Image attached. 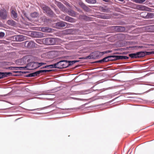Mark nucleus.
<instances>
[{
	"mask_svg": "<svg viewBox=\"0 0 154 154\" xmlns=\"http://www.w3.org/2000/svg\"><path fill=\"white\" fill-rule=\"evenodd\" d=\"M44 44L47 45H54L56 44L57 38H44Z\"/></svg>",
	"mask_w": 154,
	"mask_h": 154,
	"instance_id": "obj_1",
	"label": "nucleus"
},
{
	"mask_svg": "<svg viewBox=\"0 0 154 154\" xmlns=\"http://www.w3.org/2000/svg\"><path fill=\"white\" fill-rule=\"evenodd\" d=\"M25 46L28 48H32L36 47L37 45L33 41H27L24 42Z\"/></svg>",
	"mask_w": 154,
	"mask_h": 154,
	"instance_id": "obj_2",
	"label": "nucleus"
},
{
	"mask_svg": "<svg viewBox=\"0 0 154 154\" xmlns=\"http://www.w3.org/2000/svg\"><path fill=\"white\" fill-rule=\"evenodd\" d=\"M26 37L22 35H17L14 36L13 38L17 42H21L26 40Z\"/></svg>",
	"mask_w": 154,
	"mask_h": 154,
	"instance_id": "obj_3",
	"label": "nucleus"
},
{
	"mask_svg": "<svg viewBox=\"0 0 154 154\" xmlns=\"http://www.w3.org/2000/svg\"><path fill=\"white\" fill-rule=\"evenodd\" d=\"M8 12L5 9H2L0 11V17L2 19H6L7 17Z\"/></svg>",
	"mask_w": 154,
	"mask_h": 154,
	"instance_id": "obj_4",
	"label": "nucleus"
},
{
	"mask_svg": "<svg viewBox=\"0 0 154 154\" xmlns=\"http://www.w3.org/2000/svg\"><path fill=\"white\" fill-rule=\"evenodd\" d=\"M31 36L35 38H41L44 36V34L38 32H33L31 33Z\"/></svg>",
	"mask_w": 154,
	"mask_h": 154,
	"instance_id": "obj_5",
	"label": "nucleus"
},
{
	"mask_svg": "<svg viewBox=\"0 0 154 154\" xmlns=\"http://www.w3.org/2000/svg\"><path fill=\"white\" fill-rule=\"evenodd\" d=\"M112 57H115V56L111 55L108 56L104 57L101 60L97 61L96 62L99 63H103V62H107L112 60V59H111V58Z\"/></svg>",
	"mask_w": 154,
	"mask_h": 154,
	"instance_id": "obj_6",
	"label": "nucleus"
},
{
	"mask_svg": "<svg viewBox=\"0 0 154 154\" xmlns=\"http://www.w3.org/2000/svg\"><path fill=\"white\" fill-rule=\"evenodd\" d=\"M137 8L140 10L150 11V8L145 6L141 5H137Z\"/></svg>",
	"mask_w": 154,
	"mask_h": 154,
	"instance_id": "obj_7",
	"label": "nucleus"
},
{
	"mask_svg": "<svg viewBox=\"0 0 154 154\" xmlns=\"http://www.w3.org/2000/svg\"><path fill=\"white\" fill-rule=\"evenodd\" d=\"M66 24V23L64 22L60 21L56 23V28L57 29H60L65 27Z\"/></svg>",
	"mask_w": 154,
	"mask_h": 154,
	"instance_id": "obj_8",
	"label": "nucleus"
},
{
	"mask_svg": "<svg viewBox=\"0 0 154 154\" xmlns=\"http://www.w3.org/2000/svg\"><path fill=\"white\" fill-rule=\"evenodd\" d=\"M65 60H60L57 63L54 64V68H62V63L65 62Z\"/></svg>",
	"mask_w": 154,
	"mask_h": 154,
	"instance_id": "obj_9",
	"label": "nucleus"
},
{
	"mask_svg": "<svg viewBox=\"0 0 154 154\" xmlns=\"http://www.w3.org/2000/svg\"><path fill=\"white\" fill-rule=\"evenodd\" d=\"M115 29L118 32H123L125 30V28L121 26H115Z\"/></svg>",
	"mask_w": 154,
	"mask_h": 154,
	"instance_id": "obj_10",
	"label": "nucleus"
},
{
	"mask_svg": "<svg viewBox=\"0 0 154 154\" xmlns=\"http://www.w3.org/2000/svg\"><path fill=\"white\" fill-rule=\"evenodd\" d=\"M11 73L10 72H0V79L4 77H7L8 76L11 75Z\"/></svg>",
	"mask_w": 154,
	"mask_h": 154,
	"instance_id": "obj_11",
	"label": "nucleus"
},
{
	"mask_svg": "<svg viewBox=\"0 0 154 154\" xmlns=\"http://www.w3.org/2000/svg\"><path fill=\"white\" fill-rule=\"evenodd\" d=\"M41 31L44 32H52V29L49 27H45L42 28Z\"/></svg>",
	"mask_w": 154,
	"mask_h": 154,
	"instance_id": "obj_12",
	"label": "nucleus"
},
{
	"mask_svg": "<svg viewBox=\"0 0 154 154\" xmlns=\"http://www.w3.org/2000/svg\"><path fill=\"white\" fill-rule=\"evenodd\" d=\"M56 4L62 11H65V8L61 2H56Z\"/></svg>",
	"mask_w": 154,
	"mask_h": 154,
	"instance_id": "obj_13",
	"label": "nucleus"
},
{
	"mask_svg": "<svg viewBox=\"0 0 154 154\" xmlns=\"http://www.w3.org/2000/svg\"><path fill=\"white\" fill-rule=\"evenodd\" d=\"M30 65L32 66V68H29V69H33L38 68V62H34L31 63Z\"/></svg>",
	"mask_w": 154,
	"mask_h": 154,
	"instance_id": "obj_14",
	"label": "nucleus"
},
{
	"mask_svg": "<svg viewBox=\"0 0 154 154\" xmlns=\"http://www.w3.org/2000/svg\"><path fill=\"white\" fill-rule=\"evenodd\" d=\"M116 57V59L118 60H126L129 59V57L126 56H115V57Z\"/></svg>",
	"mask_w": 154,
	"mask_h": 154,
	"instance_id": "obj_15",
	"label": "nucleus"
},
{
	"mask_svg": "<svg viewBox=\"0 0 154 154\" xmlns=\"http://www.w3.org/2000/svg\"><path fill=\"white\" fill-rule=\"evenodd\" d=\"M39 74H40L39 73V71H37L35 72L31 73L28 74L27 76L28 77H34L36 76H37V75H38Z\"/></svg>",
	"mask_w": 154,
	"mask_h": 154,
	"instance_id": "obj_16",
	"label": "nucleus"
},
{
	"mask_svg": "<svg viewBox=\"0 0 154 154\" xmlns=\"http://www.w3.org/2000/svg\"><path fill=\"white\" fill-rule=\"evenodd\" d=\"M11 16L14 19H16L17 17V14L14 10H12L11 11Z\"/></svg>",
	"mask_w": 154,
	"mask_h": 154,
	"instance_id": "obj_17",
	"label": "nucleus"
},
{
	"mask_svg": "<svg viewBox=\"0 0 154 154\" xmlns=\"http://www.w3.org/2000/svg\"><path fill=\"white\" fill-rule=\"evenodd\" d=\"M48 15L51 17H54L55 16V14L53 12L50 8L49 10L46 13Z\"/></svg>",
	"mask_w": 154,
	"mask_h": 154,
	"instance_id": "obj_18",
	"label": "nucleus"
},
{
	"mask_svg": "<svg viewBox=\"0 0 154 154\" xmlns=\"http://www.w3.org/2000/svg\"><path fill=\"white\" fill-rule=\"evenodd\" d=\"M7 23L10 26H14L16 25L15 22L12 20H9L7 21Z\"/></svg>",
	"mask_w": 154,
	"mask_h": 154,
	"instance_id": "obj_19",
	"label": "nucleus"
},
{
	"mask_svg": "<svg viewBox=\"0 0 154 154\" xmlns=\"http://www.w3.org/2000/svg\"><path fill=\"white\" fill-rule=\"evenodd\" d=\"M29 59H27V58L26 57H23L21 60H20L21 62H23V63L20 64L21 65H23V64H26V62L28 61Z\"/></svg>",
	"mask_w": 154,
	"mask_h": 154,
	"instance_id": "obj_20",
	"label": "nucleus"
},
{
	"mask_svg": "<svg viewBox=\"0 0 154 154\" xmlns=\"http://www.w3.org/2000/svg\"><path fill=\"white\" fill-rule=\"evenodd\" d=\"M137 53L138 57H143L145 56L144 51H140Z\"/></svg>",
	"mask_w": 154,
	"mask_h": 154,
	"instance_id": "obj_21",
	"label": "nucleus"
},
{
	"mask_svg": "<svg viewBox=\"0 0 154 154\" xmlns=\"http://www.w3.org/2000/svg\"><path fill=\"white\" fill-rule=\"evenodd\" d=\"M79 18L81 19L84 20H88L89 19L88 17L85 15H80Z\"/></svg>",
	"mask_w": 154,
	"mask_h": 154,
	"instance_id": "obj_22",
	"label": "nucleus"
},
{
	"mask_svg": "<svg viewBox=\"0 0 154 154\" xmlns=\"http://www.w3.org/2000/svg\"><path fill=\"white\" fill-rule=\"evenodd\" d=\"M81 6L85 11L88 12L89 11V8L84 4H82Z\"/></svg>",
	"mask_w": 154,
	"mask_h": 154,
	"instance_id": "obj_23",
	"label": "nucleus"
},
{
	"mask_svg": "<svg viewBox=\"0 0 154 154\" xmlns=\"http://www.w3.org/2000/svg\"><path fill=\"white\" fill-rule=\"evenodd\" d=\"M68 14L74 17L75 16V13L72 10H68Z\"/></svg>",
	"mask_w": 154,
	"mask_h": 154,
	"instance_id": "obj_24",
	"label": "nucleus"
},
{
	"mask_svg": "<svg viewBox=\"0 0 154 154\" xmlns=\"http://www.w3.org/2000/svg\"><path fill=\"white\" fill-rule=\"evenodd\" d=\"M148 15V12H143L140 13V16L141 17L147 18V16Z\"/></svg>",
	"mask_w": 154,
	"mask_h": 154,
	"instance_id": "obj_25",
	"label": "nucleus"
},
{
	"mask_svg": "<svg viewBox=\"0 0 154 154\" xmlns=\"http://www.w3.org/2000/svg\"><path fill=\"white\" fill-rule=\"evenodd\" d=\"M137 53H136L130 54H129V56L132 58H136L138 57Z\"/></svg>",
	"mask_w": 154,
	"mask_h": 154,
	"instance_id": "obj_26",
	"label": "nucleus"
},
{
	"mask_svg": "<svg viewBox=\"0 0 154 154\" xmlns=\"http://www.w3.org/2000/svg\"><path fill=\"white\" fill-rule=\"evenodd\" d=\"M50 8L46 5H44L42 6V9L45 12V13H47V12L49 10Z\"/></svg>",
	"mask_w": 154,
	"mask_h": 154,
	"instance_id": "obj_27",
	"label": "nucleus"
},
{
	"mask_svg": "<svg viewBox=\"0 0 154 154\" xmlns=\"http://www.w3.org/2000/svg\"><path fill=\"white\" fill-rule=\"evenodd\" d=\"M78 60H73V61H68V66H71L76 62H78Z\"/></svg>",
	"mask_w": 154,
	"mask_h": 154,
	"instance_id": "obj_28",
	"label": "nucleus"
},
{
	"mask_svg": "<svg viewBox=\"0 0 154 154\" xmlns=\"http://www.w3.org/2000/svg\"><path fill=\"white\" fill-rule=\"evenodd\" d=\"M75 31L72 29H68V34H73L75 33Z\"/></svg>",
	"mask_w": 154,
	"mask_h": 154,
	"instance_id": "obj_29",
	"label": "nucleus"
},
{
	"mask_svg": "<svg viewBox=\"0 0 154 154\" xmlns=\"http://www.w3.org/2000/svg\"><path fill=\"white\" fill-rule=\"evenodd\" d=\"M28 65H27L25 66H19V69L20 70H26L29 69V68H28Z\"/></svg>",
	"mask_w": 154,
	"mask_h": 154,
	"instance_id": "obj_30",
	"label": "nucleus"
},
{
	"mask_svg": "<svg viewBox=\"0 0 154 154\" xmlns=\"http://www.w3.org/2000/svg\"><path fill=\"white\" fill-rule=\"evenodd\" d=\"M52 71L51 70H39V74L43 73H46L49 72H51Z\"/></svg>",
	"mask_w": 154,
	"mask_h": 154,
	"instance_id": "obj_31",
	"label": "nucleus"
},
{
	"mask_svg": "<svg viewBox=\"0 0 154 154\" xmlns=\"http://www.w3.org/2000/svg\"><path fill=\"white\" fill-rule=\"evenodd\" d=\"M38 16V14L36 12H34L31 14V16L33 18L37 17Z\"/></svg>",
	"mask_w": 154,
	"mask_h": 154,
	"instance_id": "obj_32",
	"label": "nucleus"
},
{
	"mask_svg": "<svg viewBox=\"0 0 154 154\" xmlns=\"http://www.w3.org/2000/svg\"><path fill=\"white\" fill-rule=\"evenodd\" d=\"M154 15L153 13H148V15L147 16V18H151L153 17Z\"/></svg>",
	"mask_w": 154,
	"mask_h": 154,
	"instance_id": "obj_33",
	"label": "nucleus"
},
{
	"mask_svg": "<svg viewBox=\"0 0 154 154\" xmlns=\"http://www.w3.org/2000/svg\"><path fill=\"white\" fill-rule=\"evenodd\" d=\"M86 1L88 3L90 4H95L96 2V0H86Z\"/></svg>",
	"mask_w": 154,
	"mask_h": 154,
	"instance_id": "obj_34",
	"label": "nucleus"
},
{
	"mask_svg": "<svg viewBox=\"0 0 154 154\" xmlns=\"http://www.w3.org/2000/svg\"><path fill=\"white\" fill-rule=\"evenodd\" d=\"M101 18L104 19H108L110 18V16L107 14H104L101 16Z\"/></svg>",
	"mask_w": 154,
	"mask_h": 154,
	"instance_id": "obj_35",
	"label": "nucleus"
},
{
	"mask_svg": "<svg viewBox=\"0 0 154 154\" xmlns=\"http://www.w3.org/2000/svg\"><path fill=\"white\" fill-rule=\"evenodd\" d=\"M144 52L145 53V56L150 54H154V51Z\"/></svg>",
	"mask_w": 154,
	"mask_h": 154,
	"instance_id": "obj_36",
	"label": "nucleus"
},
{
	"mask_svg": "<svg viewBox=\"0 0 154 154\" xmlns=\"http://www.w3.org/2000/svg\"><path fill=\"white\" fill-rule=\"evenodd\" d=\"M145 1L146 0H133L134 2L137 3H142Z\"/></svg>",
	"mask_w": 154,
	"mask_h": 154,
	"instance_id": "obj_37",
	"label": "nucleus"
},
{
	"mask_svg": "<svg viewBox=\"0 0 154 154\" xmlns=\"http://www.w3.org/2000/svg\"><path fill=\"white\" fill-rule=\"evenodd\" d=\"M148 28L150 29L149 31L151 32H154V26H149L148 27Z\"/></svg>",
	"mask_w": 154,
	"mask_h": 154,
	"instance_id": "obj_38",
	"label": "nucleus"
},
{
	"mask_svg": "<svg viewBox=\"0 0 154 154\" xmlns=\"http://www.w3.org/2000/svg\"><path fill=\"white\" fill-rule=\"evenodd\" d=\"M65 61H66L65 62L62 63V66L63 67L62 68L66 67L67 66H66V65L67 63V60H65Z\"/></svg>",
	"mask_w": 154,
	"mask_h": 154,
	"instance_id": "obj_39",
	"label": "nucleus"
},
{
	"mask_svg": "<svg viewBox=\"0 0 154 154\" xmlns=\"http://www.w3.org/2000/svg\"><path fill=\"white\" fill-rule=\"evenodd\" d=\"M75 20L73 18L68 17V22H75Z\"/></svg>",
	"mask_w": 154,
	"mask_h": 154,
	"instance_id": "obj_40",
	"label": "nucleus"
},
{
	"mask_svg": "<svg viewBox=\"0 0 154 154\" xmlns=\"http://www.w3.org/2000/svg\"><path fill=\"white\" fill-rule=\"evenodd\" d=\"M48 67H50V68H54V64L50 65H47L44 66V68H45Z\"/></svg>",
	"mask_w": 154,
	"mask_h": 154,
	"instance_id": "obj_41",
	"label": "nucleus"
},
{
	"mask_svg": "<svg viewBox=\"0 0 154 154\" xmlns=\"http://www.w3.org/2000/svg\"><path fill=\"white\" fill-rule=\"evenodd\" d=\"M46 64V63H38V67H40L41 66H42V65Z\"/></svg>",
	"mask_w": 154,
	"mask_h": 154,
	"instance_id": "obj_42",
	"label": "nucleus"
},
{
	"mask_svg": "<svg viewBox=\"0 0 154 154\" xmlns=\"http://www.w3.org/2000/svg\"><path fill=\"white\" fill-rule=\"evenodd\" d=\"M5 34L2 32H0V38H2L5 36Z\"/></svg>",
	"mask_w": 154,
	"mask_h": 154,
	"instance_id": "obj_43",
	"label": "nucleus"
},
{
	"mask_svg": "<svg viewBox=\"0 0 154 154\" xmlns=\"http://www.w3.org/2000/svg\"><path fill=\"white\" fill-rule=\"evenodd\" d=\"M54 10H55V11L56 12V13H57V14H60V12L58 9H57L56 8H54Z\"/></svg>",
	"mask_w": 154,
	"mask_h": 154,
	"instance_id": "obj_44",
	"label": "nucleus"
},
{
	"mask_svg": "<svg viewBox=\"0 0 154 154\" xmlns=\"http://www.w3.org/2000/svg\"><path fill=\"white\" fill-rule=\"evenodd\" d=\"M116 57H112L111 58V59L113 60H111L110 61H113V60H117V59H116Z\"/></svg>",
	"mask_w": 154,
	"mask_h": 154,
	"instance_id": "obj_45",
	"label": "nucleus"
},
{
	"mask_svg": "<svg viewBox=\"0 0 154 154\" xmlns=\"http://www.w3.org/2000/svg\"><path fill=\"white\" fill-rule=\"evenodd\" d=\"M36 42L39 44H41V42H42L40 40H37L36 41Z\"/></svg>",
	"mask_w": 154,
	"mask_h": 154,
	"instance_id": "obj_46",
	"label": "nucleus"
},
{
	"mask_svg": "<svg viewBox=\"0 0 154 154\" xmlns=\"http://www.w3.org/2000/svg\"><path fill=\"white\" fill-rule=\"evenodd\" d=\"M91 58V57L90 56H88L86 57L85 59H90Z\"/></svg>",
	"mask_w": 154,
	"mask_h": 154,
	"instance_id": "obj_47",
	"label": "nucleus"
},
{
	"mask_svg": "<svg viewBox=\"0 0 154 154\" xmlns=\"http://www.w3.org/2000/svg\"><path fill=\"white\" fill-rule=\"evenodd\" d=\"M100 53H101L103 55L104 54H106V53H107V51H103V52H101Z\"/></svg>",
	"mask_w": 154,
	"mask_h": 154,
	"instance_id": "obj_48",
	"label": "nucleus"
},
{
	"mask_svg": "<svg viewBox=\"0 0 154 154\" xmlns=\"http://www.w3.org/2000/svg\"><path fill=\"white\" fill-rule=\"evenodd\" d=\"M8 69V68H7ZM8 69H14V67H8Z\"/></svg>",
	"mask_w": 154,
	"mask_h": 154,
	"instance_id": "obj_49",
	"label": "nucleus"
},
{
	"mask_svg": "<svg viewBox=\"0 0 154 154\" xmlns=\"http://www.w3.org/2000/svg\"><path fill=\"white\" fill-rule=\"evenodd\" d=\"M121 54V53L119 52H116L113 54Z\"/></svg>",
	"mask_w": 154,
	"mask_h": 154,
	"instance_id": "obj_50",
	"label": "nucleus"
},
{
	"mask_svg": "<svg viewBox=\"0 0 154 154\" xmlns=\"http://www.w3.org/2000/svg\"><path fill=\"white\" fill-rule=\"evenodd\" d=\"M73 99H74L75 100H82V99L78 98H72Z\"/></svg>",
	"mask_w": 154,
	"mask_h": 154,
	"instance_id": "obj_51",
	"label": "nucleus"
},
{
	"mask_svg": "<svg viewBox=\"0 0 154 154\" xmlns=\"http://www.w3.org/2000/svg\"><path fill=\"white\" fill-rule=\"evenodd\" d=\"M15 70H18L19 67H14V69Z\"/></svg>",
	"mask_w": 154,
	"mask_h": 154,
	"instance_id": "obj_52",
	"label": "nucleus"
},
{
	"mask_svg": "<svg viewBox=\"0 0 154 154\" xmlns=\"http://www.w3.org/2000/svg\"><path fill=\"white\" fill-rule=\"evenodd\" d=\"M107 51V53H110L112 52V51H110V50H107V51Z\"/></svg>",
	"mask_w": 154,
	"mask_h": 154,
	"instance_id": "obj_53",
	"label": "nucleus"
},
{
	"mask_svg": "<svg viewBox=\"0 0 154 154\" xmlns=\"http://www.w3.org/2000/svg\"><path fill=\"white\" fill-rule=\"evenodd\" d=\"M103 1L106 2H109L110 0H103Z\"/></svg>",
	"mask_w": 154,
	"mask_h": 154,
	"instance_id": "obj_54",
	"label": "nucleus"
},
{
	"mask_svg": "<svg viewBox=\"0 0 154 154\" xmlns=\"http://www.w3.org/2000/svg\"><path fill=\"white\" fill-rule=\"evenodd\" d=\"M51 7H52V8H54H54H55V7H54V6H52V5H51Z\"/></svg>",
	"mask_w": 154,
	"mask_h": 154,
	"instance_id": "obj_55",
	"label": "nucleus"
},
{
	"mask_svg": "<svg viewBox=\"0 0 154 154\" xmlns=\"http://www.w3.org/2000/svg\"><path fill=\"white\" fill-rule=\"evenodd\" d=\"M143 47L142 46H140L139 47V48H142Z\"/></svg>",
	"mask_w": 154,
	"mask_h": 154,
	"instance_id": "obj_56",
	"label": "nucleus"
},
{
	"mask_svg": "<svg viewBox=\"0 0 154 154\" xmlns=\"http://www.w3.org/2000/svg\"><path fill=\"white\" fill-rule=\"evenodd\" d=\"M43 68H44V66L41 68V69H43Z\"/></svg>",
	"mask_w": 154,
	"mask_h": 154,
	"instance_id": "obj_57",
	"label": "nucleus"
},
{
	"mask_svg": "<svg viewBox=\"0 0 154 154\" xmlns=\"http://www.w3.org/2000/svg\"><path fill=\"white\" fill-rule=\"evenodd\" d=\"M35 110V109H31V110H31V111H33V110Z\"/></svg>",
	"mask_w": 154,
	"mask_h": 154,
	"instance_id": "obj_58",
	"label": "nucleus"
},
{
	"mask_svg": "<svg viewBox=\"0 0 154 154\" xmlns=\"http://www.w3.org/2000/svg\"><path fill=\"white\" fill-rule=\"evenodd\" d=\"M18 72V71H15V72H15V73H17Z\"/></svg>",
	"mask_w": 154,
	"mask_h": 154,
	"instance_id": "obj_59",
	"label": "nucleus"
},
{
	"mask_svg": "<svg viewBox=\"0 0 154 154\" xmlns=\"http://www.w3.org/2000/svg\"><path fill=\"white\" fill-rule=\"evenodd\" d=\"M68 27H69V23H68Z\"/></svg>",
	"mask_w": 154,
	"mask_h": 154,
	"instance_id": "obj_60",
	"label": "nucleus"
},
{
	"mask_svg": "<svg viewBox=\"0 0 154 154\" xmlns=\"http://www.w3.org/2000/svg\"><path fill=\"white\" fill-rule=\"evenodd\" d=\"M75 67H78V66H76Z\"/></svg>",
	"mask_w": 154,
	"mask_h": 154,
	"instance_id": "obj_61",
	"label": "nucleus"
}]
</instances>
